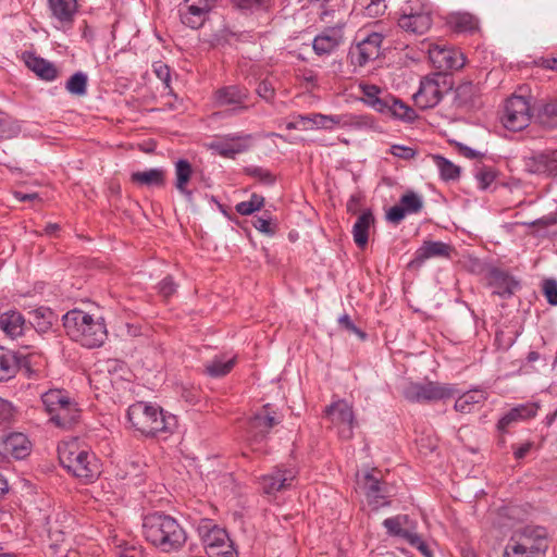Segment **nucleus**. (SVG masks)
<instances>
[{
	"label": "nucleus",
	"instance_id": "nucleus-41",
	"mask_svg": "<svg viewBox=\"0 0 557 557\" xmlns=\"http://www.w3.org/2000/svg\"><path fill=\"white\" fill-rule=\"evenodd\" d=\"M110 546L115 557H144V554L139 547L128 543L117 535H113L110 539Z\"/></svg>",
	"mask_w": 557,
	"mask_h": 557
},
{
	"label": "nucleus",
	"instance_id": "nucleus-12",
	"mask_svg": "<svg viewBox=\"0 0 557 557\" xmlns=\"http://www.w3.org/2000/svg\"><path fill=\"white\" fill-rule=\"evenodd\" d=\"M531 121L530 104L524 97H510L504 108L502 115L503 125L513 132L523 129Z\"/></svg>",
	"mask_w": 557,
	"mask_h": 557
},
{
	"label": "nucleus",
	"instance_id": "nucleus-51",
	"mask_svg": "<svg viewBox=\"0 0 557 557\" xmlns=\"http://www.w3.org/2000/svg\"><path fill=\"white\" fill-rule=\"evenodd\" d=\"M246 173L251 177L258 180L259 182L265 185H272L275 182L274 175L267 169L261 166H248L246 168Z\"/></svg>",
	"mask_w": 557,
	"mask_h": 557
},
{
	"label": "nucleus",
	"instance_id": "nucleus-62",
	"mask_svg": "<svg viewBox=\"0 0 557 557\" xmlns=\"http://www.w3.org/2000/svg\"><path fill=\"white\" fill-rule=\"evenodd\" d=\"M14 197L20 201H33L38 199L37 193L14 191Z\"/></svg>",
	"mask_w": 557,
	"mask_h": 557
},
{
	"label": "nucleus",
	"instance_id": "nucleus-64",
	"mask_svg": "<svg viewBox=\"0 0 557 557\" xmlns=\"http://www.w3.org/2000/svg\"><path fill=\"white\" fill-rule=\"evenodd\" d=\"M299 125L301 126V131H309L310 129V114L309 115H297L296 116Z\"/></svg>",
	"mask_w": 557,
	"mask_h": 557
},
{
	"label": "nucleus",
	"instance_id": "nucleus-39",
	"mask_svg": "<svg viewBox=\"0 0 557 557\" xmlns=\"http://www.w3.org/2000/svg\"><path fill=\"white\" fill-rule=\"evenodd\" d=\"M485 400V393L481 389L469 391L459 396L455 403V409L462 413L471 412L474 407Z\"/></svg>",
	"mask_w": 557,
	"mask_h": 557
},
{
	"label": "nucleus",
	"instance_id": "nucleus-22",
	"mask_svg": "<svg viewBox=\"0 0 557 557\" xmlns=\"http://www.w3.org/2000/svg\"><path fill=\"white\" fill-rule=\"evenodd\" d=\"M343 27L344 24H336L315 36L313 40L314 52L319 55H323L330 54L337 49L343 41Z\"/></svg>",
	"mask_w": 557,
	"mask_h": 557
},
{
	"label": "nucleus",
	"instance_id": "nucleus-46",
	"mask_svg": "<svg viewBox=\"0 0 557 557\" xmlns=\"http://www.w3.org/2000/svg\"><path fill=\"white\" fill-rule=\"evenodd\" d=\"M474 177L481 189H487L497 177V171L493 166L479 164L474 170Z\"/></svg>",
	"mask_w": 557,
	"mask_h": 557
},
{
	"label": "nucleus",
	"instance_id": "nucleus-30",
	"mask_svg": "<svg viewBox=\"0 0 557 557\" xmlns=\"http://www.w3.org/2000/svg\"><path fill=\"white\" fill-rule=\"evenodd\" d=\"M536 406L532 404L519 405L504 414L498 421L497 426L500 431L505 432L511 423L534 417L536 414Z\"/></svg>",
	"mask_w": 557,
	"mask_h": 557
},
{
	"label": "nucleus",
	"instance_id": "nucleus-2",
	"mask_svg": "<svg viewBox=\"0 0 557 557\" xmlns=\"http://www.w3.org/2000/svg\"><path fill=\"white\" fill-rule=\"evenodd\" d=\"M127 420L134 430L146 436L172 433L177 426L174 414L144 401H137L128 407Z\"/></svg>",
	"mask_w": 557,
	"mask_h": 557
},
{
	"label": "nucleus",
	"instance_id": "nucleus-5",
	"mask_svg": "<svg viewBox=\"0 0 557 557\" xmlns=\"http://www.w3.org/2000/svg\"><path fill=\"white\" fill-rule=\"evenodd\" d=\"M547 536L544 528L527 527L507 544L504 557H544Z\"/></svg>",
	"mask_w": 557,
	"mask_h": 557
},
{
	"label": "nucleus",
	"instance_id": "nucleus-24",
	"mask_svg": "<svg viewBox=\"0 0 557 557\" xmlns=\"http://www.w3.org/2000/svg\"><path fill=\"white\" fill-rule=\"evenodd\" d=\"M488 283L493 293L504 298L510 297L519 288L517 280L498 269H493L490 272Z\"/></svg>",
	"mask_w": 557,
	"mask_h": 557
},
{
	"label": "nucleus",
	"instance_id": "nucleus-40",
	"mask_svg": "<svg viewBox=\"0 0 557 557\" xmlns=\"http://www.w3.org/2000/svg\"><path fill=\"white\" fill-rule=\"evenodd\" d=\"M339 127H350L354 129H372L375 127V121L368 114H339Z\"/></svg>",
	"mask_w": 557,
	"mask_h": 557
},
{
	"label": "nucleus",
	"instance_id": "nucleus-28",
	"mask_svg": "<svg viewBox=\"0 0 557 557\" xmlns=\"http://www.w3.org/2000/svg\"><path fill=\"white\" fill-rule=\"evenodd\" d=\"M26 322L22 313L10 310L0 314V329L10 337L16 338L24 334Z\"/></svg>",
	"mask_w": 557,
	"mask_h": 557
},
{
	"label": "nucleus",
	"instance_id": "nucleus-52",
	"mask_svg": "<svg viewBox=\"0 0 557 557\" xmlns=\"http://www.w3.org/2000/svg\"><path fill=\"white\" fill-rule=\"evenodd\" d=\"M542 123L549 127L557 126V101L546 103L541 113Z\"/></svg>",
	"mask_w": 557,
	"mask_h": 557
},
{
	"label": "nucleus",
	"instance_id": "nucleus-17",
	"mask_svg": "<svg viewBox=\"0 0 557 557\" xmlns=\"http://www.w3.org/2000/svg\"><path fill=\"white\" fill-rule=\"evenodd\" d=\"M359 485L363 491L368 504L377 509L389 504V491L373 472H366L359 480Z\"/></svg>",
	"mask_w": 557,
	"mask_h": 557
},
{
	"label": "nucleus",
	"instance_id": "nucleus-15",
	"mask_svg": "<svg viewBox=\"0 0 557 557\" xmlns=\"http://www.w3.org/2000/svg\"><path fill=\"white\" fill-rule=\"evenodd\" d=\"M218 0H184L180 4L181 22L193 29L201 27Z\"/></svg>",
	"mask_w": 557,
	"mask_h": 557
},
{
	"label": "nucleus",
	"instance_id": "nucleus-4",
	"mask_svg": "<svg viewBox=\"0 0 557 557\" xmlns=\"http://www.w3.org/2000/svg\"><path fill=\"white\" fill-rule=\"evenodd\" d=\"M58 451L61 465L82 482L91 483L100 475L98 458L77 440L63 442Z\"/></svg>",
	"mask_w": 557,
	"mask_h": 557
},
{
	"label": "nucleus",
	"instance_id": "nucleus-9",
	"mask_svg": "<svg viewBox=\"0 0 557 557\" xmlns=\"http://www.w3.org/2000/svg\"><path fill=\"white\" fill-rule=\"evenodd\" d=\"M387 534L398 537L403 542L419 549L423 555L429 556L428 546L417 531V523L407 515H397L383 521Z\"/></svg>",
	"mask_w": 557,
	"mask_h": 557
},
{
	"label": "nucleus",
	"instance_id": "nucleus-21",
	"mask_svg": "<svg viewBox=\"0 0 557 557\" xmlns=\"http://www.w3.org/2000/svg\"><path fill=\"white\" fill-rule=\"evenodd\" d=\"M99 371L101 373H108L109 377H98L97 374L90 376V382L96 384H101L102 389H107L109 387H114L120 383V380L124 377V374L127 372L125 368V363L116 360V359H108L104 362L99 364ZM100 388V386H96Z\"/></svg>",
	"mask_w": 557,
	"mask_h": 557
},
{
	"label": "nucleus",
	"instance_id": "nucleus-60",
	"mask_svg": "<svg viewBox=\"0 0 557 557\" xmlns=\"http://www.w3.org/2000/svg\"><path fill=\"white\" fill-rule=\"evenodd\" d=\"M176 290V285L171 277H165L159 283V292L164 296L169 297Z\"/></svg>",
	"mask_w": 557,
	"mask_h": 557
},
{
	"label": "nucleus",
	"instance_id": "nucleus-63",
	"mask_svg": "<svg viewBox=\"0 0 557 557\" xmlns=\"http://www.w3.org/2000/svg\"><path fill=\"white\" fill-rule=\"evenodd\" d=\"M156 74L157 76L168 83L169 81V77H170V73H169V67L166 65H159L157 69H156Z\"/></svg>",
	"mask_w": 557,
	"mask_h": 557
},
{
	"label": "nucleus",
	"instance_id": "nucleus-38",
	"mask_svg": "<svg viewBox=\"0 0 557 557\" xmlns=\"http://www.w3.org/2000/svg\"><path fill=\"white\" fill-rule=\"evenodd\" d=\"M235 356L218 355L205 364L206 373L212 377L227 374L235 364Z\"/></svg>",
	"mask_w": 557,
	"mask_h": 557
},
{
	"label": "nucleus",
	"instance_id": "nucleus-49",
	"mask_svg": "<svg viewBox=\"0 0 557 557\" xmlns=\"http://www.w3.org/2000/svg\"><path fill=\"white\" fill-rule=\"evenodd\" d=\"M399 203L401 205L407 214L417 213L423 207L422 198L413 191H409L403 195Z\"/></svg>",
	"mask_w": 557,
	"mask_h": 557
},
{
	"label": "nucleus",
	"instance_id": "nucleus-47",
	"mask_svg": "<svg viewBox=\"0 0 557 557\" xmlns=\"http://www.w3.org/2000/svg\"><path fill=\"white\" fill-rule=\"evenodd\" d=\"M264 205V198L258 194H252L247 201L238 202L235 210L240 215H250L259 211Z\"/></svg>",
	"mask_w": 557,
	"mask_h": 557
},
{
	"label": "nucleus",
	"instance_id": "nucleus-27",
	"mask_svg": "<svg viewBox=\"0 0 557 557\" xmlns=\"http://www.w3.org/2000/svg\"><path fill=\"white\" fill-rule=\"evenodd\" d=\"M453 248L443 242H424L423 245L417 249L412 263L422 264L425 260L436 257L449 258Z\"/></svg>",
	"mask_w": 557,
	"mask_h": 557
},
{
	"label": "nucleus",
	"instance_id": "nucleus-56",
	"mask_svg": "<svg viewBox=\"0 0 557 557\" xmlns=\"http://www.w3.org/2000/svg\"><path fill=\"white\" fill-rule=\"evenodd\" d=\"M14 417L13 405L0 397V425L9 423Z\"/></svg>",
	"mask_w": 557,
	"mask_h": 557
},
{
	"label": "nucleus",
	"instance_id": "nucleus-25",
	"mask_svg": "<svg viewBox=\"0 0 557 557\" xmlns=\"http://www.w3.org/2000/svg\"><path fill=\"white\" fill-rule=\"evenodd\" d=\"M2 453L16 459L26 457L30 451V442L23 433H11L2 441Z\"/></svg>",
	"mask_w": 557,
	"mask_h": 557
},
{
	"label": "nucleus",
	"instance_id": "nucleus-54",
	"mask_svg": "<svg viewBox=\"0 0 557 557\" xmlns=\"http://www.w3.org/2000/svg\"><path fill=\"white\" fill-rule=\"evenodd\" d=\"M389 153L394 157L403 160H410L416 157V150L408 146L403 145H392L389 148Z\"/></svg>",
	"mask_w": 557,
	"mask_h": 557
},
{
	"label": "nucleus",
	"instance_id": "nucleus-19",
	"mask_svg": "<svg viewBox=\"0 0 557 557\" xmlns=\"http://www.w3.org/2000/svg\"><path fill=\"white\" fill-rule=\"evenodd\" d=\"M249 96V91L238 85L224 86L213 95V104L215 107H233V110L240 112L247 109L245 101Z\"/></svg>",
	"mask_w": 557,
	"mask_h": 557
},
{
	"label": "nucleus",
	"instance_id": "nucleus-10",
	"mask_svg": "<svg viewBox=\"0 0 557 557\" xmlns=\"http://www.w3.org/2000/svg\"><path fill=\"white\" fill-rule=\"evenodd\" d=\"M449 89L450 85L446 77L441 74H434L421 79L420 87L412 98L419 109L426 110L437 106L444 94Z\"/></svg>",
	"mask_w": 557,
	"mask_h": 557
},
{
	"label": "nucleus",
	"instance_id": "nucleus-36",
	"mask_svg": "<svg viewBox=\"0 0 557 557\" xmlns=\"http://www.w3.org/2000/svg\"><path fill=\"white\" fill-rule=\"evenodd\" d=\"M175 188L185 197L191 198L193 193L187 188L194 170L189 161L180 159L175 162Z\"/></svg>",
	"mask_w": 557,
	"mask_h": 557
},
{
	"label": "nucleus",
	"instance_id": "nucleus-44",
	"mask_svg": "<svg viewBox=\"0 0 557 557\" xmlns=\"http://www.w3.org/2000/svg\"><path fill=\"white\" fill-rule=\"evenodd\" d=\"M432 160L437 168L441 177L444 181H453L459 177L460 169L459 166L455 165L453 162H450L448 159L434 154L432 156Z\"/></svg>",
	"mask_w": 557,
	"mask_h": 557
},
{
	"label": "nucleus",
	"instance_id": "nucleus-8",
	"mask_svg": "<svg viewBox=\"0 0 557 557\" xmlns=\"http://www.w3.org/2000/svg\"><path fill=\"white\" fill-rule=\"evenodd\" d=\"M324 418L331 423L342 440H350L354 435V429L357 425L352 406L345 399H338L330 404L324 409Z\"/></svg>",
	"mask_w": 557,
	"mask_h": 557
},
{
	"label": "nucleus",
	"instance_id": "nucleus-57",
	"mask_svg": "<svg viewBox=\"0 0 557 557\" xmlns=\"http://www.w3.org/2000/svg\"><path fill=\"white\" fill-rule=\"evenodd\" d=\"M385 9L386 4L384 0H370V2L366 5V14L368 16L374 17L383 14Z\"/></svg>",
	"mask_w": 557,
	"mask_h": 557
},
{
	"label": "nucleus",
	"instance_id": "nucleus-26",
	"mask_svg": "<svg viewBox=\"0 0 557 557\" xmlns=\"http://www.w3.org/2000/svg\"><path fill=\"white\" fill-rule=\"evenodd\" d=\"M24 61L26 66L44 81L52 82L58 76V70L51 62L34 53L25 52Z\"/></svg>",
	"mask_w": 557,
	"mask_h": 557
},
{
	"label": "nucleus",
	"instance_id": "nucleus-23",
	"mask_svg": "<svg viewBox=\"0 0 557 557\" xmlns=\"http://www.w3.org/2000/svg\"><path fill=\"white\" fill-rule=\"evenodd\" d=\"M49 8L57 21L58 29H65L71 26L76 12V0H49Z\"/></svg>",
	"mask_w": 557,
	"mask_h": 557
},
{
	"label": "nucleus",
	"instance_id": "nucleus-7",
	"mask_svg": "<svg viewBox=\"0 0 557 557\" xmlns=\"http://www.w3.org/2000/svg\"><path fill=\"white\" fill-rule=\"evenodd\" d=\"M432 24L431 9L418 0H409L398 18V26L404 32L418 36L426 34Z\"/></svg>",
	"mask_w": 557,
	"mask_h": 557
},
{
	"label": "nucleus",
	"instance_id": "nucleus-32",
	"mask_svg": "<svg viewBox=\"0 0 557 557\" xmlns=\"http://www.w3.org/2000/svg\"><path fill=\"white\" fill-rule=\"evenodd\" d=\"M21 366L20 356L9 349L0 347V381H9L15 376Z\"/></svg>",
	"mask_w": 557,
	"mask_h": 557
},
{
	"label": "nucleus",
	"instance_id": "nucleus-53",
	"mask_svg": "<svg viewBox=\"0 0 557 557\" xmlns=\"http://www.w3.org/2000/svg\"><path fill=\"white\" fill-rule=\"evenodd\" d=\"M256 92L267 102H272L275 96V88L270 81L264 79L259 83Z\"/></svg>",
	"mask_w": 557,
	"mask_h": 557
},
{
	"label": "nucleus",
	"instance_id": "nucleus-42",
	"mask_svg": "<svg viewBox=\"0 0 557 557\" xmlns=\"http://www.w3.org/2000/svg\"><path fill=\"white\" fill-rule=\"evenodd\" d=\"M450 27L459 33H472L478 29V20L469 13H455L448 18Z\"/></svg>",
	"mask_w": 557,
	"mask_h": 557
},
{
	"label": "nucleus",
	"instance_id": "nucleus-29",
	"mask_svg": "<svg viewBox=\"0 0 557 557\" xmlns=\"http://www.w3.org/2000/svg\"><path fill=\"white\" fill-rule=\"evenodd\" d=\"M250 136L247 135L243 138H232L224 141H215L211 144L213 149L219 156L224 158H235V156L246 151L249 148Z\"/></svg>",
	"mask_w": 557,
	"mask_h": 557
},
{
	"label": "nucleus",
	"instance_id": "nucleus-3",
	"mask_svg": "<svg viewBox=\"0 0 557 557\" xmlns=\"http://www.w3.org/2000/svg\"><path fill=\"white\" fill-rule=\"evenodd\" d=\"M63 325L67 335L87 348L100 347L107 339L108 331L102 317L73 309L63 315Z\"/></svg>",
	"mask_w": 557,
	"mask_h": 557
},
{
	"label": "nucleus",
	"instance_id": "nucleus-48",
	"mask_svg": "<svg viewBox=\"0 0 557 557\" xmlns=\"http://www.w3.org/2000/svg\"><path fill=\"white\" fill-rule=\"evenodd\" d=\"M65 88L72 95L84 96L87 91V75L83 72L75 73L66 82Z\"/></svg>",
	"mask_w": 557,
	"mask_h": 557
},
{
	"label": "nucleus",
	"instance_id": "nucleus-18",
	"mask_svg": "<svg viewBox=\"0 0 557 557\" xmlns=\"http://www.w3.org/2000/svg\"><path fill=\"white\" fill-rule=\"evenodd\" d=\"M296 475L297 471L294 468L276 467L272 472L261 476L260 485L263 493L274 495L290 488Z\"/></svg>",
	"mask_w": 557,
	"mask_h": 557
},
{
	"label": "nucleus",
	"instance_id": "nucleus-34",
	"mask_svg": "<svg viewBox=\"0 0 557 557\" xmlns=\"http://www.w3.org/2000/svg\"><path fill=\"white\" fill-rule=\"evenodd\" d=\"M81 418V409L77 403L72 399L67 405L63 406L50 419L57 426L69 429L78 422Z\"/></svg>",
	"mask_w": 557,
	"mask_h": 557
},
{
	"label": "nucleus",
	"instance_id": "nucleus-6",
	"mask_svg": "<svg viewBox=\"0 0 557 557\" xmlns=\"http://www.w3.org/2000/svg\"><path fill=\"white\" fill-rule=\"evenodd\" d=\"M197 531L208 557H237L226 531L209 519H201Z\"/></svg>",
	"mask_w": 557,
	"mask_h": 557
},
{
	"label": "nucleus",
	"instance_id": "nucleus-45",
	"mask_svg": "<svg viewBox=\"0 0 557 557\" xmlns=\"http://www.w3.org/2000/svg\"><path fill=\"white\" fill-rule=\"evenodd\" d=\"M339 114H310V129H326L332 131L339 126Z\"/></svg>",
	"mask_w": 557,
	"mask_h": 557
},
{
	"label": "nucleus",
	"instance_id": "nucleus-35",
	"mask_svg": "<svg viewBox=\"0 0 557 557\" xmlns=\"http://www.w3.org/2000/svg\"><path fill=\"white\" fill-rule=\"evenodd\" d=\"M72 399L69 393L62 389H50L41 395L42 405L50 419Z\"/></svg>",
	"mask_w": 557,
	"mask_h": 557
},
{
	"label": "nucleus",
	"instance_id": "nucleus-33",
	"mask_svg": "<svg viewBox=\"0 0 557 557\" xmlns=\"http://www.w3.org/2000/svg\"><path fill=\"white\" fill-rule=\"evenodd\" d=\"M29 323L38 333H47L57 321V315L48 307H38L29 311Z\"/></svg>",
	"mask_w": 557,
	"mask_h": 557
},
{
	"label": "nucleus",
	"instance_id": "nucleus-16",
	"mask_svg": "<svg viewBox=\"0 0 557 557\" xmlns=\"http://www.w3.org/2000/svg\"><path fill=\"white\" fill-rule=\"evenodd\" d=\"M428 53L433 66L440 71L459 70L465 65L463 54L446 45H431Z\"/></svg>",
	"mask_w": 557,
	"mask_h": 557
},
{
	"label": "nucleus",
	"instance_id": "nucleus-31",
	"mask_svg": "<svg viewBox=\"0 0 557 557\" xmlns=\"http://www.w3.org/2000/svg\"><path fill=\"white\" fill-rule=\"evenodd\" d=\"M131 180L138 186L161 187L165 184V171L162 168H153L132 173Z\"/></svg>",
	"mask_w": 557,
	"mask_h": 557
},
{
	"label": "nucleus",
	"instance_id": "nucleus-1",
	"mask_svg": "<svg viewBox=\"0 0 557 557\" xmlns=\"http://www.w3.org/2000/svg\"><path fill=\"white\" fill-rule=\"evenodd\" d=\"M143 534L147 542L163 553L181 549L187 540L186 532L177 520L161 513L144 519Z\"/></svg>",
	"mask_w": 557,
	"mask_h": 557
},
{
	"label": "nucleus",
	"instance_id": "nucleus-43",
	"mask_svg": "<svg viewBox=\"0 0 557 557\" xmlns=\"http://www.w3.org/2000/svg\"><path fill=\"white\" fill-rule=\"evenodd\" d=\"M359 88L362 94L361 100L374 111L379 104H382L384 96L387 95L386 91L372 84H360Z\"/></svg>",
	"mask_w": 557,
	"mask_h": 557
},
{
	"label": "nucleus",
	"instance_id": "nucleus-61",
	"mask_svg": "<svg viewBox=\"0 0 557 557\" xmlns=\"http://www.w3.org/2000/svg\"><path fill=\"white\" fill-rule=\"evenodd\" d=\"M253 226L261 233L272 234L273 231L270 227V221L263 218H257Z\"/></svg>",
	"mask_w": 557,
	"mask_h": 557
},
{
	"label": "nucleus",
	"instance_id": "nucleus-20",
	"mask_svg": "<svg viewBox=\"0 0 557 557\" xmlns=\"http://www.w3.org/2000/svg\"><path fill=\"white\" fill-rule=\"evenodd\" d=\"M375 111L405 123H411L418 117V114L410 106L388 92L384 96L382 104H379Z\"/></svg>",
	"mask_w": 557,
	"mask_h": 557
},
{
	"label": "nucleus",
	"instance_id": "nucleus-13",
	"mask_svg": "<svg viewBox=\"0 0 557 557\" xmlns=\"http://www.w3.org/2000/svg\"><path fill=\"white\" fill-rule=\"evenodd\" d=\"M357 44L351 47L349 51V55L351 59V63L358 66H363L368 62L375 60L379 58L381 53V46L383 41V36L379 33H370V34H358Z\"/></svg>",
	"mask_w": 557,
	"mask_h": 557
},
{
	"label": "nucleus",
	"instance_id": "nucleus-59",
	"mask_svg": "<svg viewBox=\"0 0 557 557\" xmlns=\"http://www.w3.org/2000/svg\"><path fill=\"white\" fill-rule=\"evenodd\" d=\"M407 215L401 205L392 207L387 212V220L392 223H399Z\"/></svg>",
	"mask_w": 557,
	"mask_h": 557
},
{
	"label": "nucleus",
	"instance_id": "nucleus-11",
	"mask_svg": "<svg viewBox=\"0 0 557 557\" xmlns=\"http://www.w3.org/2000/svg\"><path fill=\"white\" fill-rule=\"evenodd\" d=\"M455 388L449 384L438 382L410 383L404 389V396L412 403L437 401L455 395Z\"/></svg>",
	"mask_w": 557,
	"mask_h": 557
},
{
	"label": "nucleus",
	"instance_id": "nucleus-50",
	"mask_svg": "<svg viewBox=\"0 0 557 557\" xmlns=\"http://www.w3.org/2000/svg\"><path fill=\"white\" fill-rule=\"evenodd\" d=\"M535 168H530L531 172L557 174V159L541 154L535 159Z\"/></svg>",
	"mask_w": 557,
	"mask_h": 557
},
{
	"label": "nucleus",
	"instance_id": "nucleus-55",
	"mask_svg": "<svg viewBox=\"0 0 557 557\" xmlns=\"http://www.w3.org/2000/svg\"><path fill=\"white\" fill-rule=\"evenodd\" d=\"M543 292L549 305H557V282L555 280H546L543 283Z\"/></svg>",
	"mask_w": 557,
	"mask_h": 557
},
{
	"label": "nucleus",
	"instance_id": "nucleus-14",
	"mask_svg": "<svg viewBox=\"0 0 557 557\" xmlns=\"http://www.w3.org/2000/svg\"><path fill=\"white\" fill-rule=\"evenodd\" d=\"M280 422L270 405H265L262 410L258 411L248 422L247 441L252 449L259 450L261 444L270 430Z\"/></svg>",
	"mask_w": 557,
	"mask_h": 557
},
{
	"label": "nucleus",
	"instance_id": "nucleus-58",
	"mask_svg": "<svg viewBox=\"0 0 557 557\" xmlns=\"http://www.w3.org/2000/svg\"><path fill=\"white\" fill-rule=\"evenodd\" d=\"M338 323L349 332L359 336L361 339L366 338V334L355 325V323L351 321L348 314L341 315L338 318Z\"/></svg>",
	"mask_w": 557,
	"mask_h": 557
},
{
	"label": "nucleus",
	"instance_id": "nucleus-37",
	"mask_svg": "<svg viewBox=\"0 0 557 557\" xmlns=\"http://www.w3.org/2000/svg\"><path fill=\"white\" fill-rule=\"evenodd\" d=\"M374 223V216L370 211L362 212L352 226V236L359 248L366 247L369 238V230Z\"/></svg>",
	"mask_w": 557,
	"mask_h": 557
}]
</instances>
